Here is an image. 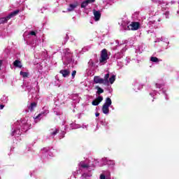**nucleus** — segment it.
Here are the masks:
<instances>
[{
	"label": "nucleus",
	"mask_w": 179,
	"mask_h": 179,
	"mask_svg": "<svg viewBox=\"0 0 179 179\" xmlns=\"http://www.w3.org/2000/svg\"><path fill=\"white\" fill-rule=\"evenodd\" d=\"M113 104V101L110 97L106 99L105 103L102 106V113L103 114H108L110 113V106Z\"/></svg>",
	"instance_id": "1"
},
{
	"label": "nucleus",
	"mask_w": 179,
	"mask_h": 179,
	"mask_svg": "<svg viewBox=\"0 0 179 179\" xmlns=\"http://www.w3.org/2000/svg\"><path fill=\"white\" fill-rule=\"evenodd\" d=\"M107 59H108V52L107 51V49H103L101 51V57L99 58V62L100 64H106L107 62Z\"/></svg>",
	"instance_id": "2"
},
{
	"label": "nucleus",
	"mask_w": 179,
	"mask_h": 179,
	"mask_svg": "<svg viewBox=\"0 0 179 179\" xmlns=\"http://www.w3.org/2000/svg\"><path fill=\"white\" fill-rule=\"evenodd\" d=\"M127 27L129 30H139V27H141V23L139 22H132Z\"/></svg>",
	"instance_id": "3"
},
{
	"label": "nucleus",
	"mask_w": 179,
	"mask_h": 179,
	"mask_svg": "<svg viewBox=\"0 0 179 179\" xmlns=\"http://www.w3.org/2000/svg\"><path fill=\"white\" fill-rule=\"evenodd\" d=\"M103 101V96H99L96 99L92 101V106H99L100 103Z\"/></svg>",
	"instance_id": "4"
},
{
	"label": "nucleus",
	"mask_w": 179,
	"mask_h": 179,
	"mask_svg": "<svg viewBox=\"0 0 179 179\" xmlns=\"http://www.w3.org/2000/svg\"><path fill=\"white\" fill-rule=\"evenodd\" d=\"M94 83L104 85V81L103 80V78H100V76H96L94 77Z\"/></svg>",
	"instance_id": "5"
},
{
	"label": "nucleus",
	"mask_w": 179,
	"mask_h": 179,
	"mask_svg": "<svg viewBox=\"0 0 179 179\" xmlns=\"http://www.w3.org/2000/svg\"><path fill=\"white\" fill-rule=\"evenodd\" d=\"M94 20L96 22H99V20H100V17H101V13H100V11H97L94 10Z\"/></svg>",
	"instance_id": "6"
},
{
	"label": "nucleus",
	"mask_w": 179,
	"mask_h": 179,
	"mask_svg": "<svg viewBox=\"0 0 179 179\" xmlns=\"http://www.w3.org/2000/svg\"><path fill=\"white\" fill-rule=\"evenodd\" d=\"M59 73L62 75L63 78H67L71 74V71L68 69H63L59 71Z\"/></svg>",
	"instance_id": "7"
},
{
	"label": "nucleus",
	"mask_w": 179,
	"mask_h": 179,
	"mask_svg": "<svg viewBox=\"0 0 179 179\" xmlns=\"http://www.w3.org/2000/svg\"><path fill=\"white\" fill-rule=\"evenodd\" d=\"M109 78H110V73L106 74L104 76V78H103V85H105V86H108V85H110V81H108Z\"/></svg>",
	"instance_id": "8"
},
{
	"label": "nucleus",
	"mask_w": 179,
	"mask_h": 179,
	"mask_svg": "<svg viewBox=\"0 0 179 179\" xmlns=\"http://www.w3.org/2000/svg\"><path fill=\"white\" fill-rule=\"evenodd\" d=\"M10 20L8 15L6 17H1L0 18V24H5V23H8V20Z\"/></svg>",
	"instance_id": "9"
},
{
	"label": "nucleus",
	"mask_w": 179,
	"mask_h": 179,
	"mask_svg": "<svg viewBox=\"0 0 179 179\" xmlns=\"http://www.w3.org/2000/svg\"><path fill=\"white\" fill-rule=\"evenodd\" d=\"M36 107H37V103L33 102V103H31V104L28 107V108L31 113H33V111H34V108H36Z\"/></svg>",
	"instance_id": "10"
},
{
	"label": "nucleus",
	"mask_w": 179,
	"mask_h": 179,
	"mask_svg": "<svg viewBox=\"0 0 179 179\" xmlns=\"http://www.w3.org/2000/svg\"><path fill=\"white\" fill-rule=\"evenodd\" d=\"M77 7H78V3H75L74 4H70L67 10L69 12H72V10H74L75 8H77Z\"/></svg>",
	"instance_id": "11"
},
{
	"label": "nucleus",
	"mask_w": 179,
	"mask_h": 179,
	"mask_svg": "<svg viewBox=\"0 0 179 179\" xmlns=\"http://www.w3.org/2000/svg\"><path fill=\"white\" fill-rule=\"evenodd\" d=\"M19 12H20V10H15L13 11L12 13H10L8 15V17L10 19H12V17H13L14 16H16V15H18Z\"/></svg>",
	"instance_id": "12"
},
{
	"label": "nucleus",
	"mask_w": 179,
	"mask_h": 179,
	"mask_svg": "<svg viewBox=\"0 0 179 179\" xmlns=\"http://www.w3.org/2000/svg\"><path fill=\"white\" fill-rule=\"evenodd\" d=\"M13 65L14 66H15L16 68H22V62L19 60H15L14 62H13Z\"/></svg>",
	"instance_id": "13"
},
{
	"label": "nucleus",
	"mask_w": 179,
	"mask_h": 179,
	"mask_svg": "<svg viewBox=\"0 0 179 179\" xmlns=\"http://www.w3.org/2000/svg\"><path fill=\"white\" fill-rule=\"evenodd\" d=\"M96 89L97 90L96 94H101V93H104V90L101 87L96 86Z\"/></svg>",
	"instance_id": "14"
},
{
	"label": "nucleus",
	"mask_w": 179,
	"mask_h": 179,
	"mask_svg": "<svg viewBox=\"0 0 179 179\" xmlns=\"http://www.w3.org/2000/svg\"><path fill=\"white\" fill-rule=\"evenodd\" d=\"M108 82L110 83V85H113V83L115 82V76L113 75L110 78H109Z\"/></svg>",
	"instance_id": "15"
},
{
	"label": "nucleus",
	"mask_w": 179,
	"mask_h": 179,
	"mask_svg": "<svg viewBox=\"0 0 179 179\" xmlns=\"http://www.w3.org/2000/svg\"><path fill=\"white\" fill-rule=\"evenodd\" d=\"M20 75L21 76H22V78H28L29 77V73H27V72L20 71Z\"/></svg>",
	"instance_id": "16"
},
{
	"label": "nucleus",
	"mask_w": 179,
	"mask_h": 179,
	"mask_svg": "<svg viewBox=\"0 0 179 179\" xmlns=\"http://www.w3.org/2000/svg\"><path fill=\"white\" fill-rule=\"evenodd\" d=\"M150 61L152 62H159V58H157L156 57H150Z\"/></svg>",
	"instance_id": "17"
},
{
	"label": "nucleus",
	"mask_w": 179,
	"mask_h": 179,
	"mask_svg": "<svg viewBox=\"0 0 179 179\" xmlns=\"http://www.w3.org/2000/svg\"><path fill=\"white\" fill-rule=\"evenodd\" d=\"M87 5H89V4L87 3V1L85 0V1H83V3H81V8H86V6H87Z\"/></svg>",
	"instance_id": "18"
},
{
	"label": "nucleus",
	"mask_w": 179,
	"mask_h": 179,
	"mask_svg": "<svg viewBox=\"0 0 179 179\" xmlns=\"http://www.w3.org/2000/svg\"><path fill=\"white\" fill-rule=\"evenodd\" d=\"M80 167H82V169H89V164H80Z\"/></svg>",
	"instance_id": "19"
},
{
	"label": "nucleus",
	"mask_w": 179,
	"mask_h": 179,
	"mask_svg": "<svg viewBox=\"0 0 179 179\" xmlns=\"http://www.w3.org/2000/svg\"><path fill=\"white\" fill-rule=\"evenodd\" d=\"M85 1L89 4L96 2V0H85Z\"/></svg>",
	"instance_id": "20"
},
{
	"label": "nucleus",
	"mask_w": 179,
	"mask_h": 179,
	"mask_svg": "<svg viewBox=\"0 0 179 179\" xmlns=\"http://www.w3.org/2000/svg\"><path fill=\"white\" fill-rule=\"evenodd\" d=\"M58 131L59 130L56 129L55 131L51 133V135H53V136L57 135L58 134Z\"/></svg>",
	"instance_id": "21"
},
{
	"label": "nucleus",
	"mask_w": 179,
	"mask_h": 179,
	"mask_svg": "<svg viewBox=\"0 0 179 179\" xmlns=\"http://www.w3.org/2000/svg\"><path fill=\"white\" fill-rule=\"evenodd\" d=\"M41 115H43V113H39L36 117H34V118L35 120H38Z\"/></svg>",
	"instance_id": "22"
},
{
	"label": "nucleus",
	"mask_w": 179,
	"mask_h": 179,
	"mask_svg": "<svg viewBox=\"0 0 179 179\" xmlns=\"http://www.w3.org/2000/svg\"><path fill=\"white\" fill-rule=\"evenodd\" d=\"M29 34H30L31 36H36V32H35L34 31H31L29 33Z\"/></svg>",
	"instance_id": "23"
},
{
	"label": "nucleus",
	"mask_w": 179,
	"mask_h": 179,
	"mask_svg": "<svg viewBox=\"0 0 179 179\" xmlns=\"http://www.w3.org/2000/svg\"><path fill=\"white\" fill-rule=\"evenodd\" d=\"M76 75V71H73L72 72L71 76H73V78H75V76Z\"/></svg>",
	"instance_id": "24"
},
{
	"label": "nucleus",
	"mask_w": 179,
	"mask_h": 179,
	"mask_svg": "<svg viewBox=\"0 0 179 179\" xmlns=\"http://www.w3.org/2000/svg\"><path fill=\"white\" fill-rule=\"evenodd\" d=\"M100 179H106V176L104 174H101Z\"/></svg>",
	"instance_id": "25"
},
{
	"label": "nucleus",
	"mask_w": 179,
	"mask_h": 179,
	"mask_svg": "<svg viewBox=\"0 0 179 179\" xmlns=\"http://www.w3.org/2000/svg\"><path fill=\"white\" fill-rule=\"evenodd\" d=\"M4 108H5V105L0 104V110H3Z\"/></svg>",
	"instance_id": "26"
},
{
	"label": "nucleus",
	"mask_w": 179,
	"mask_h": 179,
	"mask_svg": "<svg viewBox=\"0 0 179 179\" xmlns=\"http://www.w3.org/2000/svg\"><path fill=\"white\" fill-rule=\"evenodd\" d=\"M3 61L2 60H0V68L2 66V64H3Z\"/></svg>",
	"instance_id": "27"
},
{
	"label": "nucleus",
	"mask_w": 179,
	"mask_h": 179,
	"mask_svg": "<svg viewBox=\"0 0 179 179\" xmlns=\"http://www.w3.org/2000/svg\"><path fill=\"white\" fill-rule=\"evenodd\" d=\"M95 115H96V117H99V116L100 115V113H96L95 114Z\"/></svg>",
	"instance_id": "28"
},
{
	"label": "nucleus",
	"mask_w": 179,
	"mask_h": 179,
	"mask_svg": "<svg viewBox=\"0 0 179 179\" xmlns=\"http://www.w3.org/2000/svg\"><path fill=\"white\" fill-rule=\"evenodd\" d=\"M0 71H1V67H0Z\"/></svg>",
	"instance_id": "29"
},
{
	"label": "nucleus",
	"mask_w": 179,
	"mask_h": 179,
	"mask_svg": "<svg viewBox=\"0 0 179 179\" xmlns=\"http://www.w3.org/2000/svg\"><path fill=\"white\" fill-rule=\"evenodd\" d=\"M0 179H1V178H0Z\"/></svg>",
	"instance_id": "30"
}]
</instances>
